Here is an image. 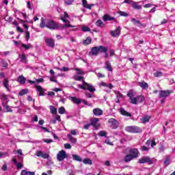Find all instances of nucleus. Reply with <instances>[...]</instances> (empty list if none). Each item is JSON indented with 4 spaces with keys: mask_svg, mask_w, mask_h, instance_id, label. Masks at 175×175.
I'll return each mask as SVG.
<instances>
[{
    "mask_svg": "<svg viewBox=\"0 0 175 175\" xmlns=\"http://www.w3.org/2000/svg\"><path fill=\"white\" fill-rule=\"evenodd\" d=\"M78 132H79V131L77 129L71 130L70 135H71V136H72V135H73L74 136H76V135H77Z\"/></svg>",
    "mask_w": 175,
    "mask_h": 175,
    "instance_id": "nucleus-54",
    "label": "nucleus"
},
{
    "mask_svg": "<svg viewBox=\"0 0 175 175\" xmlns=\"http://www.w3.org/2000/svg\"><path fill=\"white\" fill-rule=\"evenodd\" d=\"M25 38H26V40L27 42H28V40H29L30 38H31V35L29 33V31H27L25 32Z\"/></svg>",
    "mask_w": 175,
    "mask_h": 175,
    "instance_id": "nucleus-53",
    "label": "nucleus"
},
{
    "mask_svg": "<svg viewBox=\"0 0 175 175\" xmlns=\"http://www.w3.org/2000/svg\"><path fill=\"white\" fill-rule=\"evenodd\" d=\"M61 72H68L69 70V68L67 67H63L62 68H57Z\"/></svg>",
    "mask_w": 175,
    "mask_h": 175,
    "instance_id": "nucleus-56",
    "label": "nucleus"
},
{
    "mask_svg": "<svg viewBox=\"0 0 175 175\" xmlns=\"http://www.w3.org/2000/svg\"><path fill=\"white\" fill-rule=\"evenodd\" d=\"M98 122H99V119L96 118H94L90 120V125L93 126V128H95V129H98L99 128L100 125L98 124Z\"/></svg>",
    "mask_w": 175,
    "mask_h": 175,
    "instance_id": "nucleus-13",
    "label": "nucleus"
},
{
    "mask_svg": "<svg viewBox=\"0 0 175 175\" xmlns=\"http://www.w3.org/2000/svg\"><path fill=\"white\" fill-rule=\"evenodd\" d=\"M3 86L8 90V91H10V88H9V79L8 78H5L4 81H3Z\"/></svg>",
    "mask_w": 175,
    "mask_h": 175,
    "instance_id": "nucleus-33",
    "label": "nucleus"
},
{
    "mask_svg": "<svg viewBox=\"0 0 175 175\" xmlns=\"http://www.w3.org/2000/svg\"><path fill=\"white\" fill-rule=\"evenodd\" d=\"M119 111L122 116H124L125 117H132V113L126 111L123 107H120Z\"/></svg>",
    "mask_w": 175,
    "mask_h": 175,
    "instance_id": "nucleus-17",
    "label": "nucleus"
},
{
    "mask_svg": "<svg viewBox=\"0 0 175 175\" xmlns=\"http://www.w3.org/2000/svg\"><path fill=\"white\" fill-rule=\"evenodd\" d=\"M164 166H169L170 165V158L169 157H166L163 162Z\"/></svg>",
    "mask_w": 175,
    "mask_h": 175,
    "instance_id": "nucleus-41",
    "label": "nucleus"
},
{
    "mask_svg": "<svg viewBox=\"0 0 175 175\" xmlns=\"http://www.w3.org/2000/svg\"><path fill=\"white\" fill-rule=\"evenodd\" d=\"M37 157H41V158H43L44 159H47L50 155L47 153H44L42 151H37L36 152Z\"/></svg>",
    "mask_w": 175,
    "mask_h": 175,
    "instance_id": "nucleus-18",
    "label": "nucleus"
},
{
    "mask_svg": "<svg viewBox=\"0 0 175 175\" xmlns=\"http://www.w3.org/2000/svg\"><path fill=\"white\" fill-rule=\"evenodd\" d=\"M57 121L61 122V116L59 115H56V116L51 120V124H57Z\"/></svg>",
    "mask_w": 175,
    "mask_h": 175,
    "instance_id": "nucleus-30",
    "label": "nucleus"
},
{
    "mask_svg": "<svg viewBox=\"0 0 175 175\" xmlns=\"http://www.w3.org/2000/svg\"><path fill=\"white\" fill-rule=\"evenodd\" d=\"M98 85H99V87H106L107 88H109V90H113V88L114 87V86H113V84H111V83L107 84L103 81L99 83Z\"/></svg>",
    "mask_w": 175,
    "mask_h": 175,
    "instance_id": "nucleus-20",
    "label": "nucleus"
},
{
    "mask_svg": "<svg viewBox=\"0 0 175 175\" xmlns=\"http://www.w3.org/2000/svg\"><path fill=\"white\" fill-rule=\"evenodd\" d=\"M170 94H173L172 90H161L159 92V98H167V96H170Z\"/></svg>",
    "mask_w": 175,
    "mask_h": 175,
    "instance_id": "nucleus-10",
    "label": "nucleus"
},
{
    "mask_svg": "<svg viewBox=\"0 0 175 175\" xmlns=\"http://www.w3.org/2000/svg\"><path fill=\"white\" fill-rule=\"evenodd\" d=\"M58 111H59V114H65V107H61L59 108L58 109Z\"/></svg>",
    "mask_w": 175,
    "mask_h": 175,
    "instance_id": "nucleus-48",
    "label": "nucleus"
},
{
    "mask_svg": "<svg viewBox=\"0 0 175 175\" xmlns=\"http://www.w3.org/2000/svg\"><path fill=\"white\" fill-rule=\"evenodd\" d=\"M49 80L53 83H58V81L57 80V77L55 76L50 77Z\"/></svg>",
    "mask_w": 175,
    "mask_h": 175,
    "instance_id": "nucleus-50",
    "label": "nucleus"
},
{
    "mask_svg": "<svg viewBox=\"0 0 175 175\" xmlns=\"http://www.w3.org/2000/svg\"><path fill=\"white\" fill-rule=\"evenodd\" d=\"M5 110H6V111H9L10 113H12V111H13V110L12 109V108H10V107L9 105L5 106Z\"/></svg>",
    "mask_w": 175,
    "mask_h": 175,
    "instance_id": "nucleus-60",
    "label": "nucleus"
},
{
    "mask_svg": "<svg viewBox=\"0 0 175 175\" xmlns=\"http://www.w3.org/2000/svg\"><path fill=\"white\" fill-rule=\"evenodd\" d=\"M131 23H133L135 25H137L139 27H144V25L142 23V22H140V21L133 18H131Z\"/></svg>",
    "mask_w": 175,
    "mask_h": 175,
    "instance_id": "nucleus-25",
    "label": "nucleus"
},
{
    "mask_svg": "<svg viewBox=\"0 0 175 175\" xmlns=\"http://www.w3.org/2000/svg\"><path fill=\"white\" fill-rule=\"evenodd\" d=\"M72 158L74 161H77V162H83V159L77 154H72Z\"/></svg>",
    "mask_w": 175,
    "mask_h": 175,
    "instance_id": "nucleus-36",
    "label": "nucleus"
},
{
    "mask_svg": "<svg viewBox=\"0 0 175 175\" xmlns=\"http://www.w3.org/2000/svg\"><path fill=\"white\" fill-rule=\"evenodd\" d=\"M78 88L84 90L85 91H90V92H95L96 91V89L92 85L88 83L85 81H82V84L78 85Z\"/></svg>",
    "mask_w": 175,
    "mask_h": 175,
    "instance_id": "nucleus-4",
    "label": "nucleus"
},
{
    "mask_svg": "<svg viewBox=\"0 0 175 175\" xmlns=\"http://www.w3.org/2000/svg\"><path fill=\"white\" fill-rule=\"evenodd\" d=\"M35 88L39 92V96H44V90H43L42 86L36 85Z\"/></svg>",
    "mask_w": 175,
    "mask_h": 175,
    "instance_id": "nucleus-21",
    "label": "nucleus"
},
{
    "mask_svg": "<svg viewBox=\"0 0 175 175\" xmlns=\"http://www.w3.org/2000/svg\"><path fill=\"white\" fill-rule=\"evenodd\" d=\"M133 1L132 0H124V3H128L129 5H133Z\"/></svg>",
    "mask_w": 175,
    "mask_h": 175,
    "instance_id": "nucleus-59",
    "label": "nucleus"
},
{
    "mask_svg": "<svg viewBox=\"0 0 175 175\" xmlns=\"http://www.w3.org/2000/svg\"><path fill=\"white\" fill-rule=\"evenodd\" d=\"M43 142H44L45 143L50 144V143H53V139H44Z\"/></svg>",
    "mask_w": 175,
    "mask_h": 175,
    "instance_id": "nucleus-62",
    "label": "nucleus"
},
{
    "mask_svg": "<svg viewBox=\"0 0 175 175\" xmlns=\"http://www.w3.org/2000/svg\"><path fill=\"white\" fill-rule=\"evenodd\" d=\"M19 162H17V159L14 157L12 158V162L16 165L17 169H23L24 167V157L18 156Z\"/></svg>",
    "mask_w": 175,
    "mask_h": 175,
    "instance_id": "nucleus-7",
    "label": "nucleus"
},
{
    "mask_svg": "<svg viewBox=\"0 0 175 175\" xmlns=\"http://www.w3.org/2000/svg\"><path fill=\"white\" fill-rule=\"evenodd\" d=\"M150 120H151V116L146 115L142 118H141V122L142 124H146V122H150Z\"/></svg>",
    "mask_w": 175,
    "mask_h": 175,
    "instance_id": "nucleus-26",
    "label": "nucleus"
},
{
    "mask_svg": "<svg viewBox=\"0 0 175 175\" xmlns=\"http://www.w3.org/2000/svg\"><path fill=\"white\" fill-rule=\"evenodd\" d=\"M127 96H129L130 99V103H132V105H137V103H142L146 100V98H144V96L143 95H139L137 97H134L135 93H133V91L132 90L128 92Z\"/></svg>",
    "mask_w": 175,
    "mask_h": 175,
    "instance_id": "nucleus-2",
    "label": "nucleus"
},
{
    "mask_svg": "<svg viewBox=\"0 0 175 175\" xmlns=\"http://www.w3.org/2000/svg\"><path fill=\"white\" fill-rule=\"evenodd\" d=\"M70 99L75 105H80L81 103V98L72 96L70 97Z\"/></svg>",
    "mask_w": 175,
    "mask_h": 175,
    "instance_id": "nucleus-28",
    "label": "nucleus"
},
{
    "mask_svg": "<svg viewBox=\"0 0 175 175\" xmlns=\"http://www.w3.org/2000/svg\"><path fill=\"white\" fill-rule=\"evenodd\" d=\"M84 77L81 76H75L74 77V79L76 80V81H81V80H83Z\"/></svg>",
    "mask_w": 175,
    "mask_h": 175,
    "instance_id": "nucleus-51",
    "label": "nucleus"
},
{
    "mask_svg": "<svg viewBox=\"0 0 175 175\" xmlns=\"http://www.w3.org/2000/svg\"><path fill=\"white\" fill-rule=\"evenodd\" d=\"M21 175H28V171L23 170L21 172Z\"/></svg>",
    "mask_w": 175,
    "mask_h": 175,
    "instance_id": "nucleus-61",
    "label": "nucleus"
},
{
    "mask_svg": "<svg viewBox=\"0 0 175 175\" xmlns=\"http://www.w3.org/2000/svg\"><path fill=\"white\" fill-rule=\"evenodd\" d=\"M91 126V123L85 124L83 128L84 129H90V127Z\"/></svg>",
    "mask_w": 175,
    "mask_h": 175,
    "instance_id": "nucleus-63",
    "label": "nucleus"
},
{
    "mask_svg": "<svg viewBox=\"0 0 175 175\" xmlns=\"http://www.w3.org/2000/svg\"><path fill=\"white\" fill-rule=\"evenodd\" d=\"M92 39L90 37H88L85 40H83V44H91Z\"/></svg>",
    "mask_w": 175,
    "mask_h": 175,
    "instance_id": "nucleus-37",
    "label": "nucleus"
},
{
    "mask_svg": "<svg viewBox=\"0 0 175 175\" xmlns=\"http://www.w3.org/2000/svg\"><path fill=\"white\" fill-rule=\"evenodd\" d=\"M137 85L140 87L142 90H148V83H147L144 81H142L140 82H137Z\"/></svg>",
    "mask_w": 175,
    "mask_h": 175,
    "instance_id": "nucleus-16",
    "label": "nucleus"
},
{
    "mask_svg": "<svg viewBox=\"0 0 175 175\" xmlns=\"http://www.w3.org/2000/svg\"><path fill=\"white\" fill-rule=\"evenodd\" d=\"M93 114L96 117H99L103 114V111L100 108H96L93 109Z\"/></svg>",
    "mask_w": 175,
    "mask_h": 175,
    "instance_id": "nucleus-19",
    "label": "nucleus"
},
{
    "mask_svg": "<svg viewBox=\"0 0 175 175\" xmlns=\"http://www.w3.org/2000/svg\"><path fill=\"white\" fill-rule=\"evenodd\" d=\"M17 81L18 83H19V84H21L23 85L25 84V81H27V78H25V77H24L23 75H20L18 77Z\"/></svg>",
    "mask_w": 175,
    "mask_h": 175,
    "instance_id": "nucleus-24",
    "label": "nucleus"
},
{
    "mask_svg": "<svg viewBox=\"0 0 175 175\" xmlns=\"http://www.w3.org/2000/svg\"><path fill=\"white\" fill-rule=\"evenodd\" d=\"M107 135V133H106V131H100L98 133V136L106 137Z\"/></svg>",
    "mask_w": 175,
    "mask_h": 175,
    "instance_id": "nucleus-49",
    "label": "nucleus"
},
{
    "mask_svg": "<svg viewBox=\"0 0 175 175\" xmlns=\"http://www.w3.org/2000/svg\"><path fill=\"white\" fill-rule=\"evenodd\" d=\"M75 70H76L77 74H78V75H85L84 71H83V70H81L80 68H75Z\"/></svg>",
    "mask_w": 175,
    "mask_h": 175,
    "instance_id": "nucleus-44",
    "label": "nucleus"
},
{
    "mask_svg": "<svg viewBox=\"0 0 175 175\" xmlns=\"http://www.w3.org/2000/svg\"><path fill=\"white\" fill-rule=\"evenodd\" d=\"M29 90L28 89H23L19 92L20 96H23V95H25L26 94H28Z\"/></svg>",
    "mask_w": 175,
    "mask_h": 175,
    "instance_id": "nucleus-42",
    "label": "nucleus"
},
{
    "mask_svg": "<svg viewBox=\"0 0 175 175\" xmlns=\"http://www.w3.org/2000/svg\"><path fill=\"white\" fill-rule=\"evenodd\" d=\"M125 131L130 133H142L143 129L137 126H127L125 127Z\"/></svg>",
    "mask_w": 175,
    "mask_h": 175,
    "instance_id": "nucleus-6",
    "label": "nucleus"
},
{
    "mask_svg": "<svg viewBox=\"0 0 175 175\" xmlns=\"http://www.w3.org/2000/svg\"><path fill=\"white\" fill-rule=\"evenodd\" d=\"M105 69H107L108 72H113V67H111V64L110 63V62L109 61L105 62Z\"/></svg>",
    "mask_w": 175,
    "mask_h": 175,
    "instance_id": "nucleus-27",
    "label": "nucleus"
},
{
    "mask_svg": "<svg viewBox=\"0 0 175 175\" xmlns=\"http://www.w3.org/2000/svg\"><path fill=\"white\" fill-rule=\"evenodd\" d=\"M81 29H82L83 32H90L91 31V29H90V27H88L87 26L82 27Z\"/></svg>",
    "mask_w": 175,
    "mask_h": 175,
    "instance_id": "nucleus-47",
    "label": "nucleus"
},
{
    "mask_svg": "<svg viewBox=\"0 0 175 175\" xmlns=\"http://www.w3.org/2000/svg\"><path fill=\"white\" fill-rule=\"evenodd\" d=\"M64 148L66 150H70V148H72V146H70V144H64Z\"/></svg>",
    "mask_w": 175,
    "mask_h": 175,
    "instance_id": "nucleus-57",
    "label": "nucleus"
},
{
    "mask_svg": "<svg viewBox=\"0 0 175 175\" xmlns=\"http://www.w3.org/2000/svg\"><path fill=\"white\" fill-rule=\"evenodd\" d=\"M146 144H147L148 146H150V144L151 147H152V148H154V146H157V142H155L154 140H153V141L148 140V141L146 142Z\"/></svg>",
    "mask_w": 175,
    "mask_h": 175,
    "instance_id": "nucleus-38",
    "label": "nucleus"
},
{
    "mask_svg": "<svg viewBox=\"0 0 175 175\" xmlns=\"http://www.w3.org/2000/svg\"><path fill=\"white\" fill-rule=\"evenodd\" d=\"M18 58L20 59V62H22V64H25V65L28 64V59L27 58V55L25 53L19 54Z\"/></svg>",
    "mask_w": 175,
    "mask_h": 175,
    "instance_id": "nucleus-14",
    "label": "nucleus"
},
{
    "mask_svg": "<svg viewBox=\"0 0 175 175\" xmlns=\"http://www.w3.org/2000/svg\"><path fill=\"white\" fill-rule=\"evenodd\" d=\"M82 162L85 165H92V160H91V159L89 158L84 159L83 160H82Z\"/></svg>",
    "mask_w": 175,
    "mask_h": 175,
    "instance_id": "nucleus-34",
    "label": "nucleus"
},
{
    "mask_svg": "<svg viewBox=\"0 0 175 175\" xmlns=\"http://www.w3.org/2000/svg\"><path fill=\"white\" fill-rule=\"evenodd\" d=\"M104 21H116V18L113 16H111L109 14H105L103 17Z\"/></svg>",
    "mask_w": 175,
    "mask_h": 175,
    "instance_id": "nucleus-23",
    "label": "nucleus"
},
{
    "mask_svg": "<svg viewBox=\"0 0 175 175\" xmlns=\"http://www.w3.org/2000/svg\"><path fill=\"white\" fill-rule=\"evenodd\" d=\"M22 47H23V49H25V50H29L30 47H32V45H31V44H22Z\"/></svg>",
    "mask_w": 175,
    "mask_h": 175,
    "instance_id": "nucleus-52",
    "label": "nucleus"
},
{
    "mask_svg": "<svg viewBox=\"0 0 175 175\" xmlns=\"http://www.w3.org/2000/svg\"><path fill=\"white\" fill-rule=\"evenodd\" d=\"M118 14H120V16H122L123 17H128V16H129V14H128L124 11H118Z\"/></svg>",
    "mask_w": 175,
    "mask_h": 175,
    "instance_id": "nucleus-43",
    "label": "nucleus"
},
{
    "mask_svg": "<svg viewBox=\"0 0 175 175\" xmlns=\"http://www.w3.org/2000/svg\"><path fill=\"white\" fill-rule=\"evenodd\" d=\"M113 55H116V53L114 52V49L109 50V57H113Z\"/></svg>",
    "mask_w": 175,
    "mask_h": 175,
    "instance_id": "nucleus-58",
    "label": "nucleus"
},
{
    "mask_svg": "<svg viewBox=\"0 0 175 175\" xmlns=\"http://www.w3.org/2000/svg\"><path fill=\"white\" fill-rule=\"evenodd\" d=\"M67 137L70 140V142L73 143L74 144L77 143V139L73 137V136H72V134H68Z\"/></svg>",
    "mask_w": 175,
    "mask_h": 175,
    "instance_id": "nucleus-32",
    "label": "nucleus"
},
{
    "mask_svg": "<svg viewBox=\"0 0 175 175\" xmlns=\"http://www.w3.org/2000/svg\"><path fill=\"white\" fill-rule=\"evenodd\" d=\"M131 6L133 9H135V10H140L142 9V5H139V3L136 1H133Z\"/></svg>",
    "mask_w": 175,
    "mask_h": 175,
    "instance_id": "nucleus-31",
    "label": "nucleus"
},
{
    "mask_svg": "<svg viewBox=\"0 0 175 175\" xmlns=\"http://www.w3.org/2000/svg\"><path fill=\"white\" fill-rule=\"evenodd\" d=\"M50 108V110H51V113L52 114H57V108H55V107L53 106V105H51L49 107Z\"/></svg>",
    "mask_w": 175,
    "mask_h": 175,
    "instance_id": "nucleus-40",
    "label": "nucleus"
},
{
    "mask_svg": "<svg viewBox=\"0 0 175 175\" xmlns=\"http://www.w3.org/2000/svg\"><path fill=\"white\" fill-rule=\"evenodd\" d=\"M110 35L112 38H118L121 35V27L118 26L116 30L111 31Z\"/></svg>",
    "mask_w": 175,
    "mask_h": 175,
    "instance_id": "nucleus-11",
    "label": "nucleus"
},
{
    "mask_svg": "<svg viewBox=\"0 0 175 175\" xmlns=\"http://www.w3.org/2000/svg\"><path fill=\"white\" fill-rule=\"evenodd\" d=\"M1 64L3 68H5V69H8V68L9 67V64L8 63V62H6V60L3 59H1Z\"/></svg>",
    "mask_w": 175,
    "mask_h": 175,
    "instance_id": "nucleus-35",
    "label": "nucleus"
},
{
    "mask_svg": "<svg viewBox=\"0 0 175 175\" xmlns=\"http://www.w3.org/2000/svg\"><path fill=\"white\" fill-rule=\"evenodd\" d=\"M141 150H142V151H149L150 148H148L146 146H143L141 147Z\"/></svg>",
    "mask_w": 175,
    "mask_h": 175,
    "instance_id": "nucleus-55",
    "label": "nucleus"
},
{
    "mask_svg": "<svg viewBox=\"0 0 175 175\" xmlns=\"http://www.w3.org/2000/svg\"><path fill=\"white\" fill-rule=\"evenodd\" d=\"M134 158L130 154H126L124 159L123 161L124 162L128 163V162H131V161H133Z\"/></svg>",
    "mask_w": 175,
    "mask_h": 175,
    "instance_id": "nucleus-29",
    "label": "nucleus"
},
{
    "mask_svg": "<svg viewBox=\"0 0 175 175\" xmlns=\"http://www.w3.org/2000/svg\"><path fill=\"white\" fill-rule=\"evenodd\" d=\"M45 43L49 47H54V46H55V41L53 38H46Z\"/></svg>",
    "mask_w": 175,
    "mask_h": 175,
    "instance_id": "nucleus-15",
    "label": "nucleus"
},
{
    "mask_svg": "<svg viewBox=\"0 0 175 175\" xmlns=\"http://www.w3.org/2000/svg\"><path fill=\"white\" fill-rule=\"evenodd\" d=\"M157 161V160L155 158L151 159L148 156H144L138 160V163H140V164L148 163L149 165H153V163H155Z\"/></svg>",
    "mask_w": 175,
    "mask_h": 175,
    "instance_id": "nucleus-5",
    "label": "nucleus"
},
{
    "mask_svg": "<svg viewBox=\"0 0 175 175\" xmlns=\"http://www.w3.org/2000/svg\"><path fill=\"white\" fill-rule=\"evenodd\" d=\"M82 5L85 9L91 10L92 6H94V4H88L87 0H82Z\"/></svg>",
    "mask_w": 175,
    "mask_h": 175,
    "instance_id": "nucleus-22",
    "label": "nucleus"
},
{
    "mask_svg": "<svg viewBox=\"0 0 175 175\" xmlns=\"http://www.w3.org/2000/svg\"><path fill=\"white\" fill-rule=\"evenodd\" d=\"M85 95L86 98H92V94L91 93H85Z\"/></svg>",
    "mask_w": 175,
    "mask_h": 175,
    "instance_id": "nucleus-64",
    "label": "nucleus"
},
{
    "mask_svg": "<svg viewBox=\"0 0 175 175\" xmlns=\"http://www.w3.org/2000/svg\"><path fill=\"white\" fill-rule=\"evenodd\" d=\"M107 47L100 45L98 46L92 47L89 52V55L92 57H96L99 55V53H106Z\"/></svg>",
    "mask_w": 175,
    "mask_h": 175,
    "instance_id": "nucleus-3",
    "label": "nucleus"
},
{
    "mask_svg": "<svg viewBox=\"0 0 175 175\" xmlns=\"http://www.w3.org/2000/svg\"><path fill=\"white\" fill-rule=\"evenodd\" d=\"M69 18V14L68 12H64V14H60V20L63 21V23H67V24L63 25H59L57 23L51 19H45L44 18H41V22L40 23V28H48L49 29H65V28H75V26L70 25V21L66 19Z\"/></svg>",
    "mask_w": 175,
    "mask_h": 175,
    "instance_id": "nucleus-1",
    "label": "nucleus"
},
{
    "mask_svg": "<svg viewBox=\"0 0 175 175\" xmlns=\"http://www.w3.org/2000/svg\"><path fill=\"white\" fill-rule=\"evenodd\" d=\"M75 0H64L65 5H72Z\"/></svg>",
    "mask_w": 175,
    "mask_h": 175,
    "instance_id": "nucleus-46",
    "label": "nucleus"
},
{
    "mask_svg": "<svg viewBox=\"0 0 175 175\" xmlns=\"http://www.w3.org/2000/svg\"><path fill=\"white\" fill-rule=\"evenodd\" d=\"M108 122L110 124L111 129H117L120 126V122L115 118L109 119Z\"/></svg>",
    "mask_w": 175,
    "mask_h": 175,
    "instance_id": "nucleus-8",
    "label": "nucleus"
},
{
    "mask_svg": "<svg viewBox=\"0 0 175 175\" xmlns=\"http://www.w3.org/2000/svg\"><path fill=\"white\" fill-rule=\"evenodd\" d=\"M66 157H67L66 152H65V150H62L59 151L58 152V154H57V161H59V162H62V161H64V159H65V158H66Z\"/></svg>",
    "mask_w": 175,
    "mask_h": 175,
    "instance_id": "nucleus-9",
    "label": "nucleus"
},
{
    "mask_svg": "<svg viewBox=\"0 0 175 175\" xmlns=\"http://www.w3.org/2000/svg\"><path fill=\"white\" fill-rule=\"evenodd\" d=\"M129 154L134 158H137L139 157V150L136 148H133L129 150Z\"/></svg>",
    "mask_w": 175,
    "mask_h": 175,
    "instance_id": "nucleus-12",
    "label": "nucleus"
},
{
    "mask_svg": "<svg viewBox=\"0 0 175 175\" xmlns=\"http://www.w3.org/2000/svg\"><path fill=\"white\" fill-rule=\"evenodd\" d=\"M154 77H162L163 76V73L161 71H157L154 73Z\"/></svg>",
    "mask_w": 175,
    "mask_h": 175,
    "instance_id": "nucleus-45",
    "label": "nucleus"
},
{
    "mask_svg": "<svg viewBox=\"0 0 175 175\" xmlns=\"http://www.w3.org/2000/svg\"><path fill=\"white\" fill-rule=\"evenodd\" d=\"M96 25L97 27H105V25L103 23V21H102V20L98 19L96 22Z\"/></svg>",
    "mask_w": 175,
    "mask_h": 175,
    "instance_id": "nucleus-39",
    "label": "nucleus"
}]
</instances>
